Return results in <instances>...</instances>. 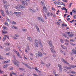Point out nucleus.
Instances as JSON below:
<instances>
[{
  "label": "nucleus",
  "instance_id": "nucleus-2",
  "mask_svg": "<svg viewBox=\"0 0 76 76\" xmlns=\"http://www.w3.org/2000/svg\"><path fill=\"white\" fill-rule=\"evenodd\" d=\"M48 44L50 45L51 48H54L52 42L51 40H50V41L48 42Z\"/></svg>",
  "mask_w": 76,
  "mask_h": 76
},
{
  "label": "nucleus",
  "instance_id": "nucleus-24",
  "mask_svg": "<svg viewBox=\"0 0 76 76\" xmlns=\"http://www.w3.org/2000/svg\"><path fill=\"white\" fill-rule=\"evenodd\" d=\"M61 26H65V27H66L67 26V24H61Z\"/></svg>",
  "mask_w": 76,
  "mask_h": 76
},
{
  "label": "nucleus",
  "instance_id": "nucleus-25",
  "mask_svg": "<svg viewBox=\"0 0 76 76\" xmlns=\"http://www.w3.org/2000/svg\"><path fill=\"white\" fill-rule=\"evenodd\" d=\"M7 6V5H4V7L5 9H8Z\"/></svg>",
  "mask_w": 76,
  "mask_h": 76
},
{
  "label": "nucleus",
  "instance_id": "nucleus-20",
  "mask_svg": "<svg viewBox=\"0 0 76 76\" xmlns=\"http://www.w3.org/2000/svg\"><path fill=\"white\" fill-rule=\"evenodd\" d=\"M60 52L61 53H62V54H64V56L66 55V53H65V52L62 51V50H60Z\"/></svg>",
  "mask_w": 76,
  "mask_h": 76
},
{
  "label": "nucleus",
  "instance_id": "nucleus-51",
  "mask_svg": "<svg viewBox=\"0 0 76 76\" xmlns=\"http://www.w3.org/2000/svg\"><path fill=\"white\" fill-rule=\"evenodd\" d=\"M72 12L73 13H76V11H75V10H72Z\"/></svg>",
  "mask_w": 76,
  "mask_h": 76
},
{
  "label": "nucleus",
  "instance_id": "nucleus-11",
  "mask_svg": "<svg viewBox=\"0 0 76 76\" xmlns=\"http://www.w3.org/2000/svg\"><path fill=\"white\" fill-rule=\"evenodd\" d=\"M50 50L51 52H52L53 54H55V53H56V51L53 50L52 48H50Z\"/></svg>",
  "mask_w": 76,
  "mask_h": 76
},
{
  "label": "nucleus",
  "instance_id": "nucleus-63",
  "mask_svg": "<svg viewBox=\"0 0 76 76\" xmlns=\"http://www.w3.org/2000/svg\"><path fill=\"white\" fill-rule=\"evenodd\" d=\"M74 41H75V40H74V39H71V40H70V41H72V42H74Z\"/></svg>",
  "mask_w": 76,
  "mask_h": 76
},
{
  "label": "nucleus",
  "instance_id": "nucleus-21",
  "mask_svg": "<svg viewBox=\"0 0 76 76\" xmlns=\"http://www.w3.org/2000/svg\"><path fill=\"white\" fill-rule=\"evenodd\" d=\"M15 14H18V15H19V14H20V13L21 14V12H14Z\"/></svg>",
  "mask_w": 76,
  "mask_h": 76
},
{
  "label": "nucleus",
  "instance_id": "nucleus-8",
  "mask_svg": "<svg viewBox=\"0 0 76 76\" xmlns=\"http://www.w3.org/2000/svg\"><path fill=\"white\" fill-rule=\"evenodd\" d=\"M64 68L68 69H72V65H71L70 67H68L67 66H65L64 67Z\"/></svg>",
  "mask_w": 76,
  "mask_h": 76
},
{
  "label": "nucleus",
  "instance_id": "nucleus-7",
  "mask_svg": "<svg viewBox=\"0 0 76 76\" xmlns=\"http://www.w3.org/2000/svg\"><path fill=\"white\" fill-rule=\"evenodd\" d=\"M43 10L45 13H47V8L45 7H43Z\"/></svg>",
  "mask_w": 76,
  "mask_h": 76
},
{
  "label": "nucleus",
  "instance_id": "nucleus-54",
  "mask_svg": "<svg viewBox=\"0 0 76 76\" xmlns=\"http://www.w3.org/2000/svg\"><path fill=\"white\" fill-rule=\"evenodd\" d=\"M5 51L6 52L7 51H9V48L7 49L6 50H5Z\"/></svg>",
  "mask_w": 76,
  "mask_h": 76
},
{
  "label": "nucleus",
  "instance_id": "nucleus-48",
  "mask_svg": "<svg viewBox=\"0 0 76 76\" xmlns=\"http://www.w3.org/2000/svg\"><path fill=\"white\" fill-rule=\"evenodd\" d=\"M74 21H75V20H72V21H70L69 22H70V23H73V22H74Z\"/></svg>",
  "mask_w": 76,
  "mask_h": 76
},
{
  "label": "nucleus",
  "instance_id": "nucleus-12",
  "mask_svg": "<svg viewBox=\"0 0 76 76\" xmlns=\"http://www.w3.org/2000/svg\"><path fill=\"white\" fill-rule=\"evenodd\" d=\"M5 12L8 15H9V11H8V8L5 9Z\"/></svg>",
  "mask_w": 76,
  "mask_h": 76
},
{
  "label": "nucleus",
  "instance_id": "nucleus-29",
  "mask_svg": "<svg viewBox=\"0 0 76 76\" xmlns=\"http://www.w3.org/2000/svg\"><path fill=\"white\" fill-rule=\"evenodd\" d=\"M10 14L11 16H13V13H12V12L11 11H10Z\"/></svg>",
  "mask_w": 76,
  "mask_h": 76
},
{
  "label": "nucleus",
  "instance_id": "nucleus-4",
  "mask_svg": "<svg viewBox=\"0 0 76 76\" xmlns=\"http://www.w3.org/2000/svg\"><path fill=\"white\" fill-rule=\"evenodd\" d=\"M58 67H59V72H62V67L61 65L60 64L58 65Z\"/></svg>",
  "mask_w": 76,
  "mask_h": 76
},
{
  "label": "nucleus",
  "instance_id": "nucleus-13",
  "mask_svg": "<svg viewBox=\"0 0 76 76\" xmlns=\"http://www.w3.org/2000/svg\"><path fill=\"white\" fill-rule=\"evenodd\" d=\"M27 40L28 41H31V42L32 41V39L31 38L28 37L27 38Z\"/></svg>",
  "mask_w": 76,
  "mask_h": 76
},
{
  "label": "nucleus",
  "instance_id": "nucleus-50",
  "mask_svg": "<svg viewBox=\"0 0 76 76\" xmlns=\"http://www.w3.org/2000/svg\"><path fill=\"white\" fill-rule=\"evenodd\" d=\"M65 41L66 42H69V41L67 40V39H65Z\"/></svg>",
  "mask_w": 76,
  "mask_h": 76
},
{
  "label": "nucleus",
  "instance_id": "nucleus-28",
  "mask_svg": "<svg viewBox=\"0 0 76 76\" xmlns=\"http://www.w3.org/2000/svg\"><path fill=\"white\" fill-rule=\"evenodd\" d=\"M3 3L4 4H7V1H3Z\"/></svg>",
  "mask_w": 76,
  "mask_h": 76
},
{
  "label": "nucleus",
  "instance_id": "nucleus-53",
  "mask_svg": "<svg viewBox=\"0 0 76 76\" xmlns=\"http://www.w3.org/2000/svg\"><path fill=\"white\" fill-rule=\"evenodd\" d=\"M63 36L65 37H67V35L65 34H64L63 35Z\"/></svg>",
  "mask_w": 76,
  "mask_h": 76
},
{
  "label": "nucleus",
  "instance_id": "nucleus-31",
  "mask_svg": "<svg viewBox=\"0 0 76 76\" xmlns=\"http://www.w3.org/2000/svg\"><path fill=\"white\" fill-rule=\"evenodd\" d=\"M39 44L40 45H41V47H42V43H41V40H40V42L39 43Z\"/></svg>",
  "mask_w": 76,
  "mask_h": 76
},
{
  "label": "nucleus",
  "instance_id": "nucleus-9",
  "mask_svg": "<svg viewBox=\"0 0 76 76\" xmlns=\"http://www.w3.org/2000/svg\"><path fill=\"white\" fill-rule=\"evenodd\" d=\"M61 60H63V62H64V63H66V64H67V65H68V66H69V65H70V64H69V63L67 62L64 59H62Z\"/></svg>",
  "mask_w": 76,
  "mask_h": 76
},
{
  "label": "nucleus",
  "instance_id": "nucleus-19",
  "mask_svg": "<svg viewBox=\"0 0 76 76\" xmlns=\"http://www.w3.org/2000/svg\"><path fill=\"white\" fill-rule=\"evenodd\" d=\"M18 52V54H17L18 56L20 58H22V57H21V56H20V55L19 54V52Z\"/></svg>",
  "mask_w": 76,
  "mask_h": 76
},
{
  "label": "nucleus",
  "instance_id": "nucleus-39",
  "mask_svg": "<svg viewBox=\"0 0 76 76\" xmlns=\"http://www.w3.org/2000/svg\"><path fill=\"white\" fill-rule=\"evenodd\" d=\"M73 36H74V34H72L69 35V37H73Z\"/></svg>",
  "mask_w": 76,
  "mask_h": 76
},
{
  "label": "nucleus",
  "instance_id": "nucleus-43",
  "mask_svg": "<svg viewBox=\"0 0 76 76\" xmlns=\"http://www.w3.org/2000/svg\"><path fill=\"white\" fill-rule=\"evenodd\" d=\"M19 7L21 8H25V7L22 6V5H20Z\"/></svg>",
  "mask_w": 76,
  "mask_h": 76
},
{
  "label": "nucleus",
  "instance_id": "nucleus-1",
  "mask_svg": "<svg viewBox=\"0 0 76 76\" xmlns=\"http://www.w3.org/2000/svg\"><path fill=\"white\" fill-rule=\"evenodd\" d=\"M12 63L15 65V66H17V67H19V64L20 63L19 62L17 61H15V60H12Z\"/></svg>",
  "mask_w": 76,
  "mask_h": 76
},
{
  "label": "nucleus",
  "instance_id": "nucleus-45",
  "mask_svg": "<svg viewBox=\"0 0 76 76\" xmlns=\"http://www.w3.org/2000/svg\"><path fill=\"white\" fill-rule=\"evenodd\" d=\"M35 70H36V71H37V72H38V71H39V70L37 68V67H35Z\"/></svg>",
  "mask_w": 76,
  "mask_h": 76
},
{
  "label": "nucleus",
  "instance_id": "nucleus-60",
  "mask_svg": "<svg viewBox=\"0 0 76 76\" xmlns=\"http://www.w3.org/2000/svg\"><path fill=\"white\" fill-rule=\"evenodd\" d=\"M15 37H19V35L17 34H15Z\"/></svg>",
  "mask_w": 76,
  "mask_h": 76
},
{
  "label": "nucleus",
  "instance_id": "nucleus-52",
  "mask_svg": "<svg viewBox=\"0 0 76 76\" xmlns=\"http://www.w3.org/2000/svg\"><path fill=\"white\" fill-rule=\"evenodd\" d=\"M58 3V2H56V1H55V2H54V4H57V3Z\"/></svg>",
  "mask_w": 76,
  "mask_h": 76
},
{
  "label": "nucleus",
  "instance_id": "nucleus-59",
  "mask_svg": "<svg viewBox=\"0 0 76 76\" xmlns=\"http://www.w3.org/2000/svg\"><path fill=\"white\" fill-rule=\"evenodd\" d=\"M64 70L65 72H67V69H66V68L64 69Z\"/></svg>",
  "mask_w": 76,
  "mask_h": 76
},
{
  "label": "nucleus",
  "instance_id": "nucleus-35",
  "mask_svg": "<svg viewBox=\"0 0 76 76\" xmlns=\"http://www.w3.org/2000/svg\"><path fill=\"white\" fill-rule=\"evenodd\" d=\"M19 69L20 70H22V71H24V69H23V68H19Z\"/></svg>",
  "mask_w": 76,
  "mask_h": 76
},
{
  "label": "nucleus",
  "instance_id": "nucleus-23",
  "mask_svg": "<svg viewBox=\"0 0 76 76\" xmlns=\"http://www.w3.org/2000/svg\"><path fill=\"white\" fill-rule=\"evenodd\" d=\"M15 9H17V10H20V7L18 6L15 7Z\"/></svg>",
  "mask_w": 76,
  "mask_h": 76
},
{
  "label": "nucleus",
  "instance_id": "nucleus-22",
  "mask_svg": "<svg viewBox=\"0 0 76 76\" xmlns=\"http://www.w3.org/2000/svg\"><path fill=\"white\" fill-rule=\"evenodd\" d=\"M35 44H39V42L37 39L35 40Z\"/></svg>",
  "mask_w": 76,
  "mask_h": 76
},
{
  "label": "nucleus",
  "instance_id": "nucleus-6",
  "mask_svg": "<svg viewBox=\"0 0 76 76\" xmlns=\"http://www.w3.org/2000/svg\"><path fill=\"white\" fill-rule=\"evenodd\" d=\"M37 19L38 20H39L40 21H41L42 22H44V19L40 17H38L37 18Z\"/></svg>",
  "mask_w": 76,
  "mask_h": 76
},
{
  "label": "nucleus",
  "instance_id": "nucleus-37",
  "mask_svg": "<svg viewBox=\"0 0 76 76\" xmlns=\"http://www.w3.org/2000/svg\"><path fill=\"white\" fill-rule=\"evenodd\" d=\"M36 58H37V57H38V56H39V55L38 54V53H36Z\"/></svg>",
  "mask_w": 76,
  "mask_h": 76
},
{
  "label": "nucleus",
  "instance_id": "nucleus-58",
  "mask_svg": "<svg viewBox=\"0 0 76 76\" xmlns=\"http://www.w3.org/2000/svg\"><path fill=\"white\" fill-rule=\"evenodd\" d=\"M36 12L35 10H33L32 11V13H33L34 12Z\"/></svg>",
  "mask_w": 76,
  "mask_h": 76
},
{
  "label": "nucleus",
  "instance_id": "nucleus-18",
  "mask_svg": "<svg viewBox=\"0 0 76 76\" xmlns=\"http://www.w3.org/2000/svg\"><path fill=\"white\" fill-rule=\"evenodd\" d=\"M63 3L61 2H60L58 3V5H59V6H61V5H63Z\"/></svg>",
  "mask_w": 76,
  "mask_h": 76
},
{
  "label": "nucleus",
  "instance_id": "nucleus-17",
  "mask_svg": "<svg viewBox=\"0 0 76 76\" xmlns=\"http://www.w3.org/2000/svg\"><path fill=\"white\" fill-rule=\"evenodd\" d=\"M38 53L39 56V57H42V53H41L40 52H39Z\"/></svg>",
  "mask_w": 76,
  "mask_h": 76
},
{
  "label": "nucleus",
  "instance_id": "nucleus-16",
  "mask_svg": "<svg viewBox=\"0 0 76 76\" xmlns=\"http://www.w3.org/2000/svg\"><path fill=\"white\" fill-rule=\"evenodd\" d=\"M35 27H36V29H37L38 32H40V31H39V27H38L37 26H36Z\"/></svg>",
  "mask_w": 76,
  "mask_h": 76
},
{
  "label": "nucleus",
  "instance_id": "nucleus-49",
  "mask_svg": "<svg viewBox=\"0 0 76 76\" xmlns=\"http://www.w3.org/2000/svg\"><path fill=\"white\" fill-rule=\"evenodd\" d=\"M5 25H7V26H9V24H8V23H5Z\"/></svg>",
  "mask_w": 76,
  "mask_h": 76
},
{
  "label": "nucleus",
  "instance_id": "nucleus-46",
  "mask_svg": "<svg viewBox=\"0 0 76 76\" xmlns=\"http://www.w3.org/2000/svg\"><path fill=\"white\" fill-rule=\"evenodd\" d=\"M7 21H8V22H10H10H11V21L9 18H8L7 19Z\"/></svg>",
  "mask_w": 76,
  "mask_h": 76
},
{
  "label": "nucleus",
  "instance_id": "nucleus-62",
  "mask_svg": "<svg viewBox=\"0 0 76 76\" xmlns=\"http://www.w3.org/2000/svg\"><path fill=\"white\" fill-rule=\"evenodd\" d=\"M52 10H56V9H55V8H54V7H52Z\"/></svg>",
  "mask_w": 76,
  "mask_h": 76
},
{
  "label": "nucleus",
  "instance_id": "nucleus-61",
  "mask_svg": "<svg viewBox=\"0 0 76 76\" xmlns=\"http://www.w3.org/2000/svg\"><path fill=\"white\" fill-rule=\"evenodd\" d=\"M4 73V71H2L0 69V73Z\"/></svg>",
  "mask_w": 76,
  "mask_h": 76
},
{
  "label": "nucleus",
  "instance_id": "nucleus-26",
  "mask_svg": "<svg viewBox=\"0 0 76 76\" xmlns=\"http://www.w3.org/2000/svg\"><path fill=\"white\" fill-rule=\"evenodd\" d=\"M71 73H72V74H76V72H74L73 71H72L71 72Z\"/></svg>",
  "mask_w": 76,
  "mask_h": 76
},
{
  "label": "nucleus",
  "instance_id": "nucleus-47",
  "mask_svg": "<svg viewBox=\"0 0 76 76\" xmlns=\"http://www.w3.org/2000/svg\"><path fill=\"white\" fill-rule=\"evenodd\" d=\"M9 63V61H5L4 62V63Z\"/></svg>",
  "mask_w": 76,
  "mask_h": 76
},
{
  "label": "nucleus",
  "instance_id": "nucleus-10",
  "mask_svg": "<svg viewBox=\"0 0 76 76\" xmlns=\"http://www.w3.org/2000/svg\"><path fill=\"white\" fill-rule=\"evenodd\" d=\"M1 13L2 14L3 16L4 17L5 16V14H4V11L1 10Z\"/></svg>",
  "mask_w": 76,
  "mask_h": 76
},
{
  "label": "nucleus",
  "instance_id": "nucleus-38",
  "mask_svg": "<svg viewBox=\"0 0 76 76\" xmlns=\"http://www.w3.org/2000/svg\"><path fill=\"white\" fill-rule=\"evenodd\" d=\"M14 52H15V53L16 54H18V52H17V51L16 50H14Z\"/></svg>",
  "mask_w": 76,
  "mask_h": 76
},
{
  "label": "nucleus",
  "instance_id": "nucleus-57",
  "mask_svg": "<svg viewBox=\"0 0 76 76\" xmlns=\"http://www.w3.org/2000/svg\"><path fill=\"white\" fill-rule=\"evenodd\" d=\"M73 4V3H71L70 4H69V7H71V6H72V4Z\"/></svg>",
  "mask_w": 76,
  "mask_h": 76
},
{
  "label": "nucleus",
  "instance_id": "nucleus-34",
  "mask_svg": "<svg viewBox=\"0 0 76 76\" xmlns=\"http://www.w3.org/2000/svg\"><path fill=\"white\" fill-rule=\"evenodd\" d=\"M12 28H13V29H18V28L16 27H15L14 26H12Z\"/></svg>",
  "mask_w": 76,
  "mask_h": 76
},
{
  "label": "nucleus",
  "instance_id": "nucleus-55",
  "mask_svg": "<svg viewBox=\"0 0 76 76\" xmlns=\"http://www.w3.org/2000/svg\"><path fill=\"white\" fill-rule=\"evenodd\" d=\"M10 53H6V55H7V56H9V55H10Z\"/></svg>",
  "mask_w": 76,
  "mask_h": 76
},
{
  "label": "nucleus",
  "instance_id": "nucleus-41",
  "mask_svg": "<svg viewBox=\"0 0 76 76\" xmlns=\"http://www.w3.org/2000/svg\"><path fill=\"white\" fill-rule=\"evenodd\" d=\"M39 43H36L35 46L37 47H38V44Z\"/></svg>",
  "mask_w": 76,
  "mask_h": 76
},
{
  "label": "nucleus",
  "instance_id": "nucleus-27",
  "mask_svg": "<svg viewBox=\"0 0 76 76\" xmlns=\"http://www.w3.org/2000/svg\"><path fill=\"white\" fill-rule=\"evenodd\" d=\"M2 28H3V29H4L5 30H7V27H6L5 26H3Z\"/></svg>",
  "mask_w": 76,
  "mask_h": 76
},
{
  "label": "nucleus",
  "instance_id": "nucleus-36",
  "mask_svg": "<svg viewBox=\"0 0 76 76\" xmlns=\"http://www.w3.org/2000/svg\"><path fill=\"white\" fill-rule=\"evenodd\" d=\"M7 64L4 65V68H7Z\"/></svg>",
  "mask_w": 76,
  "mask_h": 76
},
{
  "label": "nucleus",
  "instance_id": "nucleus-33",
  "mask_svg": "<svg viewBox=\"0 0 76 76\" xmlns=\"http://www.w3.org/2000/svg\"><path fill=\"white\" fill-rule=\"evenodd\" d=\"M47 16H50L51 15V14H50V12H48L47 14Z\"/></svg>",
  "mask_w": 76,
  "mask_h": 76
},
{
  "label": "nucleus",
  "instance_id": "nucleus-5",
  "mask_svg": "<svg viewBox=\"0 0 76 76\" xmlns=\"http://www.w3.org/2000/svg\"><path fill=\"white\" fill-rule=\"evenodd\" d=\"M21 63L22 64H24V65H25V66H27V67H28L29 69H32V68H31V66H29V65H28L27 64H25L24 63H23V62H22Z\"/></svg>",
  "mask_w": 76,
  "mask_h": 76
},
{
  "label": "nucleus",
  "instance_id": "nucleus-14",
  "mask_svg": "<svg viewBox=\"0 0 76 76\" xmlns=\"http://www.w3.org/2000/svg\"><path fill=\"white\" fill-rule=\"evenodd\" d=\"M72 53L74 54H76V50L75 49L72 50Z\"/></svg>",
  "mask_w": 76,
  "mask_h": 76
},
{
  "label": "nucleus",
  "instance_id": "nucleus-15",
  "mask_svg": "<svg viewBox=\"0 0 76 76\" xmlns=\"http://www.w3.org/2000/svg\"><path fill=\"white\" fill-rule=\"evenodd\" d=\"M6 37H7V35H5L4 36V38H3L2 39V41H4L6 40Z\"/></svg>",
  "mask_w": 76,
  "mask_h": 76
},
{
  "label": "nucleus",
  "instance_id": "nucleus-42",
  "mask_svg": "<svg viewBox=\"0 0 76 76\" xmlns=\"http://www.w3.org/2000/svg\"><path fill=\"white\" fill-rule=\"evenodd\" d=\"M62 48L63 50H66V49H67V47H64Z\"/></svg>",
  "mask_w": 76,
  "mask_h": 76
},
{
  "label": "nucleus",
  "instance_id": "nucleus-32",
  "mask_svg": "<svg viewBox=\"0 0 76 76\" xmlns=\"http://www.w3.org/2000/svg\"><path fill=\"white\" fill-rule=\"evenodd\" d=\"M66 9V8L65 7H63L61 9V10H65Z\"/></svg>",
  "mask_w": 76,
  "mask_h": 76
},
{
  "label": "nucleus",
  "instance_id": "nucleus-3",
  "mask_svg": "<svg viewBox=\"0 0 76 76\" xmlns=\"http://www.w3.org/2000/svg\"><path fill=\"white\" fill-rule=\"evenodd\" d=\"M20 1L22 2V4L24 6H27V2L25 1L20 0Z\"/></svg>",
  "mask_w": 76,
  "mask_h": 76
},
{
  "label": "nucleus",
  "instance_id": "nucleus-64",
  "mask_svg": "<svg viewBox=\"0 0 76 76\" xmlns=\"http://www.w3.org/2000/svg\"><path fill=\"white\" fill-rule=\"evenodd\" d=\"M53 18H56V15H53Z\"/></svg>",
  "mask_w": 76,
  "mask_h": 76
},
{
  "label": "nucleus",
  "instance_id": "nucleus-40",
  "mask_svg": "<svg viewBox=\"0 0 76 76\" xmlns=\"http://www.w3.org/2000/svg\"><path fill=\"white\" fill-rule=\"evenodd\" d=\"M44 15L45 16V18L46 19H47V17L46 16V15L45 14V13H44Z\"/></svg>",
  "mask_w": 76,
  "mask_h": 76
},
{
  "label": "nucleus",
  "instance_id": "nucleus-30",
  "mask_svg": "<svg viewBox=\"0 0 76 76\" xmlns=\"http://www.w3.org/2000/svg\"><path fill=\"white\" fill-rule=\"evenodd\" d=\"M12 24H13V25H16V23L14 21L12 22Z\"/></svg>",
  "mask_w": 76,
  "mask_h": 76
},
{
  "label": "nucleus",
  "instance_id": "nucleus-44",
  "mask_svg": "<svg viewBox=\"0 0 76 76\" xmlns=\"http://www.w3.org/2000/svg\"><path fill=\"white\" fill-rule=\"evenodd\" d=\"M0 59H1V60H3V57L0 56Z\"/></svg>",
  "mask_w": 76,
  "mask_h": 76
},
{
  "label": "nucleus",
  "instance_id": "nucleus-56",
  "mask_svg": "<svg viewBox=\"0 0 76 76\" xmlns=\"http://www.w3.org/2000/svg\"><path fill=\"white\" fill-rule=\"evenodd\" d=\"M73 17H74V19H76V15H74Z\"/></svg>",
  "mask_w": 76,
  "mask_h": 76
}]
</instances>
